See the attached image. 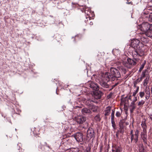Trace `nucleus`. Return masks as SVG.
Wrapping results in <instances>:
<instances>
[{
    "instance_id": "39",
    "label": "nucleus",
    "mask_w": 152,
    "mask_h": 152,
    "mask_svg": "<svg viewBox=\"0 0 152 152\" xmlns=\"http://www.w3.org/2000/svg\"><path fill=\"white\" fill-rule=\"evenodd\" d=\"M142 104V102H139L138 103V105H140L141 104Z\"/></svg>"
},
{
    "instance_id": "43",
    "label": "nucleus",
    "mask_w": 152,
    "mask_h": 152,
    "mask_svg": "<svg viewBox=\"0 0 152 152\" xmlns=\"http://www.w3.org/2000/svg\"><path fill=\"white\" fill-rule=\"evenodd\" d=\"M143 96L145 94L143 92Z\"/></svg>"
},
{
    "instance_id": "22",
    "label": "nucleus",
    "mask_w": 152,
    "mask_h": 152,
    "mask_svg": "<svg viewBox=\"0 0 152 152\" xmlns=\"http://www.w3.org/2000/svg\"><path fill=\"white\" fill-rule=\"evenodd\" d=\"M149 11L152 10V6H150L149 5H147L145 7Z\"/></svg>"
},
{
    "instance_id": "42",
    "label": "nucleus",
    "mask_w": 152,
    "mask_h": 152,
    "mask_svg": "<svg viewBox=\"0 0 152 152\" xmlns=\"http://www.w3.org/2000/svg\"><path fill=\"white\" fill-rule=\"evenodd\" d=\"M150 117L151 119L152 120V116H150Z\"/></svg>"
},
{
    "instance_id": "21",
    "label": "nucleus",
    "mask_w": 152,
    "mask_h": 152,
    "mask_svg": "<svg viewBox=\"0 0 152 152\" xmlns=\"http://www.w3.org/2000/svg\"><path fill=\"white\" fill-rule=\"evenodd\" d=\"M94 119L97 121H100L101 119L100 115H96L94 118Z\"/></svg>"
},
{
    "instance_id": "9",
    "label": "nucleus",
    "mask_w": 152,
    "mask_h": 152,
    "mask_svg": "<svg viewBox=\"0 0 152 152\" xmlns=\"http://www.w3.org/2000/svg\"><path fill=\"white\" fill-rule=\"evenodd\" d=\"M102 93L99 91H96L94 92V97L96 99H98L100 98L102 95Z\"/></svg>"
},
{
    "instance_id": "23",
    "label": "nucleus",
    "mask_w": 152,
    "mask_h": 152,
    "mask_svg": "<svg viewBox=\"0 0 152 152\" xmlns=\"http://www.w3.org/2000/svg\"><path fill=\"white\" fill-rule=\"evenodd\" d=\"M132 132H133V131L132 130L131 131V132H130V134H131V138L132 141L134 140V138L135 137H134V135L132 134Z\"/></svg>"
},
{
    "instance_id": "24",
    "label": "nucleus",
    "mask_w": 152,
    "mask_h": 152,
    "mask_svg": "<svg viewBox=\"0 0 152 152\" xmlns=\"http://www.w3.org/2000/svg\"><path fill=\"white\" fill-rule=\"evenodd\" d=\"M111 123L112 124V125L113 128L114 129H115V124L114 121V120H111Z\"/></svg>"
},
{
    "instance_id": "7",
    "label": "nucleus",
    "mask_w": 152,
    "mask_h": 152,
    "mask_svg": "<svg viewBox=\"0 0 152 152\" xmlns=\"http://www.w3.org/2000/svg\"><path fill=\"white\" fill-rule=\"evenodd\" d=\"M140 43V41L137 39L132 40L131 42V46L134 49H137Z\"/></svg>"
},
{
    "instance_id": "26",
    "label": "nucleus",
    "mask_w": 152,
    "mask_h": 152,
    "mask_svg": "<svg viewBox=\"0 0 152 152\" xmlns=\"http://www.w3.org/2000/svg\"><path fill=\"white\" fill-rule=\"evenodd\" d=\"M121 115V113L120 112L117 111L115 115L117 117H119Z\"/></svg>"
},
{
    "instance_id": "6",
    "label": "nucleus",
    "mask_w": 152,
    "mask_h": 152,
    "mask_svg": "<svg viewBox=\"0 0 152 152\" xmlns=\"http://www.w3.org/2000/svg\"><path fill=\"white\" fill-rule=\"evenodd\" d=\"M74 137L76 140L78 142H82L83 140V135L81 133H76L75 134Z\"/></svg>"
},
{
    "instance_id": "30",
    "label": "nucleus",
    "mask_w": 152,
    "mask_h": 152,
    "mask_svg": "<svg viewBox=\"0 0 152 152\" xmlns=\"http://www.w3.org/2000/svg\"><path fill=\"white\" fill-rule=\"evenodd\" d=\"M137 93V92L136 91H135L133 93V96L134 97Z\"/></svg>"
},
{
    "instance_id": "37",
    "label": "nucleus",
    "mask_w": 152,
    "mask_h": 152,
    "mask_svg": "<svg viewBox=\"0 0 152 152\" xmlns=\"http://www.w3.org/2000/svg\"><path fill=\"white\" fill-rule=\"evenodd\" d=\"M88 102L89 103V102H93V101H92V100H88Z\"/></svg>"
},
{
    "instance_id": "29",
    "label": "nucleus",
    "mask_w": 152,
    "mask_h": 152,
    "mask_svg": "<svg viewBox=\"0 0 152 152\" xmlns=\"http://www.w3.org/2000/svg\"><path fill=\"white\" fill-rule=\"evenodd\" d=\"M110 112V110H107V113H106L105 114V115H107L109 114V113Z\"/></svg>"
},
{
    "instance_id": "10",
    "label": "nucleus",
    "mask_w": 152,
    "mask_h": 152,
    "mask_svg": "<svg viewBox=\"0 0 152 152\" xmlns=\"http://www.w3.org/2000/svg\"><path fill=\"white\" fill-rule=\"evenodd\" d=\"M90 87L94 90L97 91L99 89L98 86L96 84L92 82H91L90 84Z\"/></svg>"
},
{
    "instance_id": "2",
    "label": "nucleus",
    "mask_w": 152,
    "mask_h": 152,
    "mask_svg": "<svg viewBox=\"0 0 152 152\" xmlns=\"http://www.w3.org/2000/svg\"><path fill=\"white\" fill-rule=\"evenodd\" d=\"M111 76L109 75L108 72L103 73L99 79V83L100 85L102 87L107 88L108 87V85L107 82H108L110 79Z\"/></svg>"
},
{
    "instance_id": "18",
    "label": "nucleus",
    "mask_w": 152,
    "mask_h": 152,
    "mask_svg": "<svg viewBox=\"0 0 152 152\" xmlns=\"http://www.w3.org/2000/svg\"><path fill=\"white\" fill-rule=\"evenodd\" d=\"M91 110L93 112H95L97 111L98 109V107L94 105H91Z\"/></svg>"
},
{
    "instance_id": "31",
    "label": "nucleus",
    "mask_w": 152,
    "mask_h": 152,
    "mask_svg": "<svg viewBox=\"0 0 152 152\" xmlns=\"http://www.w3.org/2000/svg\"><path fill=\"white\" fill-rule=\"evenodd\" d=\"M127 97H128V98L129 99H131V97H132V96L130 95V96H127Z\"/></svg>"
},
{
    "instance_id": "4",
    "label": "nucleus",
    "mask_w": 152,
    "mask_h": 152,
    "mask_svg": "<svg viewBox=\"0 0 152 152\" xmlns=\"http://www.w3.org/2000/svg\"><path fill=\"white\" fill-rule=\"evenodd\" d=\"M110 73H109V75L111 76L110 77L111 78L113 77H115L117 78H118L121 76V74L119 71L113 68H111L110 69Z\"/></svg>"
},
{
    "instance_id": "17",
    "label": "nucleus",
    "mask_w": 152,
    "mask_h": 152,
    "mask_svg": "<svg viewBox=\"0 0 152 152\" xmlns=\"http://www.w3.org/2000/svg\"><path fill=\"white\" fill-rule=\"evenodd\" d=\"M129 108L130 109L131 112L132 113L133 112L135 108L134 104V102H132L131 103V104L130 105Z\"/></svg>"
},
{
    "instance_id": "45",
    "label": "nucleus",
    "mask_w": 152,
    "mask_h": 152,
    "mask_svg": "<svg viewBox=\"0 0 152 152\" xmlns=\"http://www.w3.org/2000/svg\"><path fill=\"white\" fill-rule=\"evenodd\" d=\"M91 104H88V105H91Z\"/></svg>"
},
{
    "instance_id": "33",
    "label": "nucleus",
    "mask_w": 152,
    "mask_h": 152,
    "mask_svg": "<svg viewBox=\"0 0 152 152\" xmlns=\"http://www.w3.org/2000/svg\"><path fill=\"white\" fill-rule=\"evenodd\" d=\"M137 100V99L136 97L134 99V100L132 102H134V103Z\"/></svg>"
},
{
    "instance_id": "14",
    "label": "nucleus",
    "mask_w": 152,
    "mask_h": 152,
    "mask_svg": "<svg viewBox=\"0 0 152 152\" xmlns=\"http://www.w3.org/2000/svg\"><path fill=\"white\" fill-rule=\"evenodd\" d=\"M82 112L83 114H90L91 113L90 110L86 108H84L82 110Z\"/></svg>"
},
{
    "instance_id": "47",
    "label": "nucleus",
    "mask_w": 152,
    "mask_h": 152,
    "mask_svg": "<svg viewBox=\"0 0 152 152\" xmlns=\"http://www.w3.org/2000/svg\"><path fill=\"white\" fill-rule=\"evenodd\" d=\"M144 102H143V104H144Z\"/></svg>"
},
{
    "instance_id": "32",
    "label": "nucleus",
    "mask_w": 152,
    "mask_h": 152,
    "mask_svg": "<svg viewBox=\"0 0 152 152\" xmlns=\"http://www.w3.org/2000/svg\"><path fill=\"white\" fill-rule=\"evenodd\" d=\"M140 96L141 97H142V92L140 93Z\"/></svg>"
},
{
    "instance_id": "20",
    "label": "nucleus",
    "mask_w": 152,
    "mask_h": 152,
    "mask_svg": "<svg viewBox=\"0 0 152 152\" xmlns=\"http://www.w3.org/2000/svg\"><path fill=\"white\" fill-rule=\"evenodd\" d=\"M149 41V38L148 37L145 38L143 35V43L145 44L147 43Z\"/></svg>"
},
{
    "instance_id": "34",
    "label": "nucleus",
    "mask_w": 152,
    "mask_h": 152,
    "mask_svg": "<svg viewBox=\"0 0 152 152\" xmlns=\"http://www.w3.org/2000/svg\"><path fill=\"white\" fill-rule=\"evenodd\" d=\"M142 69V65L141 67L140 68L139 70V71H141Z\"/></svg>"
},
{
    "instance_id": "27",
    "label": "nucleus",
    "mask_w": 152,
    "mask_h": 152,
    "mask_svg": "<svg viewBox=\"0 0 152 152\" xmlns=\"http://www.w3.org/2000/svg\"><path fill=\"white\" fill-rule=\"evenodd\" d=\"M120 131L121 132H124L123 127L121 125L120 126Z\"/></svg>"
},
{
    "instance_id": "11",
    "label": "nucleus",
    "mask_w": 152,
    "mask_h": 152,
    "mask_svg": "<svg viewBox=\"0 0 152 152\" xmlns=\"http://www.w3.org/2000/svg\"><path fill=\"white\" fill-rule=\"evenodd\" d=\"M143 138H145V139L147 137V135L145 134H146V129L147 128V126L145 123L144 124L143 123ZM143 141L145 142V140L143 139Z\"/></svg>"
},
{
    "instance_id": "13",
    "label": "nucleus",
    "mask_w": 152,
    "mask_h": 152,
    "mask_svg": "<svg viewBox=\"0 0 152 152\" xmlns=\"http://www.w3.org/2000/svg\"><path fill=\"white\" fill-rule=\"evenodd\" d=\"M126 63L127 64H128L130 66L134 65L136 64L135 62L130 58H128L127 59Z\"/></svg>"
},
{
    "instance_id": "12",
    "label": "nucleus",
    "mask_w": 152,
    "mask_h": 152,
    "mask_svg": "<svg viewBox=\"0 0 152 152\" xmlns=\"http://www.w3.org/2000/svg\"><path fill=\"white\" fill-rule=\"evenodd\" d=\"M122 149L119 146H115L113 148L112 152H122Z\"/></svg>"
},
{
    "instance_id": "8",
    "label": "nucleus",
    "mask_w": 152,
    "mask_h": 152,
    "mask_svg": "<svg viewBox=\"0 0 152 152\" xmlns=\"http://www.w3.org/2000/svg\"><path fill=\"white\" fill-rule=\"evenodd\" d=\"M76 120L78 123L81 124L85 121L86 118L81 116H78L76 118Z\"/></svg>"
},
{
    "instance_id": "46",
    "label": "nucleus",
    "mask_w": 152,
    "mask_h": 152,
    "mask_svg": "<svg viewBox=\"0 0 152 152\" xmlns=\"http://www.w3.org/2000/svg\"><path fill=\"white\" fill-rule=\"evenodd\" d=\"M142 123L141 124V125H142Z\"/></svg>"
},
{
    "instance_id": "40",
    "label": "nucleus",
    "mask_w": 152,
    "mask_h": 152,
    "mask_svg": "<svg viewBox=\"0 0 152 152\" xmlns=\"http://www.w3.org/2000/svg\"><path fill=\"white\" fill-rule=\"evenodd\" d=\"M90 24L91 25H92L93 24V23L92 22H91Z\"/></svg>"
},
{
    "instance_id": "3",
    "label": "nucleus",
    "mask_w": 152,
    "mask_h": 152,
    "mask_svg": "<svg viewBox=\"0 0 152 152\" xmlns=\"http://www.w3.org/2000/svg\"><path fill=\"white\" fill-rule=\"evenodd\" d=\"M147 37H152V29L150 28V25L148 23H143V35Z\"/></svg>"
},
{
    "instance_id": "38",
    "label": "nucleus",
    "mask_w": 152,
    "mask_h": 152,
    "mask_svg": "<svg viewBox=\"0 0 152 152\" xmlns=\"http://www.w3.org/2000/svg\"><path fill=\"white\" fill-rule=\"evenodd\" d=\"M90 149H89L88 150H87L85 152H90Z\"/></svg>"
},
{
    "instance_id": "41",
    "label": "nucleus",
    "mask_w": 152,
    "mask_h": 152,
    "mask_svg": "<svg viewBox=\"0 0 152 152\" xmlns=\"http://www.w3.org/2000/svg\"><path fill=\"white\" fill-rule=\"evenodd\" d=\"M138 88H137L136 91V92H137V91H138Z\"/></svg>"
},
{
    "instance_id": "35",
    "label": "nucleus",
    "mask_w": 152,
    "mask_h": 152,
    "mask_svg": "<svg viewBox=\"0 0 152 152\" xmlns=\"http://www.w3.org/2000/svg\"><path fill=\"white\" fill-rule=\"evenodd\" d=\"M140 80H139V79H137V80H136L135 81V83H137V82H140Z\"/></svg>"
},
{
    "instance_id": "15",
    "label": "nucleus",
    "mask_w": 152,
    "mask_h": 152,
    "mask_svg": "<svg viewBox=\"0 0 152 152\" xmlns=\"http://www.w3.org/2000/svg\"><path fill=\"white\" fill-rule=\"evenodd\" d=\"M149 11L146 8L143 10V18H145V16L148 15L149 14Z\"/></svg>"
},
{
    "instance_id": "25",
    "label": "nucleus",
    "mask_w": 152,
    "mask_h": 152,
    "mask_svg": "<svg viewBox=\"0 0 152 152\" xmlns=\"http://www.w3.org/2000/svg\"><path fill=\"white\" fill-rule=\"evenodd\" d=\"M114 112L113 110L111 114V120H114Z\"/></svg>"
},
{
    "instance_id": "36",
    "label": "nucleus",
    "mask_w": 152,
    "mask_h": 152,
    "mask_svg": "<svg viewBox=\"0 0 152 152\" xmlns=\"http://www.w3.org/2000/svg\"><path fill=\"white\" fill-rule=\"evenodd\" d=\"M146 61H144V63H143V68H144V65H145V64L146 63Z\"/></svg>"
},
{
    "instance_id": "28",
    "label": "nucleus",
    "mask_w": 152,
    "mask_h": 152,
    "mask_svg": "<svg viewBox=\"0 0 152 152\" xmlns=\"http://www.w3.org/2000/svg\"><path fill=\"white\" fill-rule=\"evenodd\" d=\"M137 28L139 29H140L141 31L142 30V26L141 24L140 25H139L137 26Z\"/></svg>"
},
{
    "instance_id": "16",
    "label": "nucleus",
    "mask_w": 152,
    "mask_h": 152,
    "mask_svg": "<svg viewBox=\"0 0 152 152\" xmlns=\"http://www.w3.org/2000/svg\"><path fill=\"white\" fill-rule=\"evenodd\" d=\"M147 20L152 22V13L148 15L145 16Z\"/></svg>"
},
{
    "instance_id": "19",
    "label": "nucleus",
    "mask_w": 152,
    "mask_h": 152,
    "mask_svg": "<svg viewBox=\"0 0 152 152\" xmlns=\"http://www.w3.org/2000/svg\"><path fill=\"white\" fill-rule=\"evenodd\" d=\"M138 131L137 130L135 132V133L134 134V141L135 142H137V138H138Z\"/></svg>"
},
{
    "instance_id": "5",
    "label": "nucleus",
    "mask_w": 152,
    "mask_h": 152,
    "mask_svg": "<svg viewBox=\"0 0 152 152\" xmlns=\"http://www.w3.org/2000/svg\"><path fill=\"white\" fill-rule=\"evenodd\" d=\"M86 137L88 140H90L91 138H94V132L92 128H88L87 132Z\"/></svg>"
},
{
    "instance_id": "1",
    "label": "nucleus",
    "mask_w": 152,
    "mask_h": 152,
    "mask_svg": "<svg viewBox=\"0 0 152 152\" xmlns=\"http://www.w3.org/2000/svg\"><path fill=\"white\" fill-rule=\"evenodd\" d=\"M149 68L148 67L146 69H145L143 72V79L145 77V78L144 80V82L143 85L144 86V91L145 93V98L146 99H148L150 96L151 95L150 92V89L149 86L148 85L149 80L150 78V76L148 74V69Z\"/></svg>"
},
{
    "instance_id": "44",
    "label": "nucleus",
    "mask_w": 152,
    "mask_h": 152,
    "mask_svg": "<svg viewBox=\"0 0 152 152\" xmlns=\"http://www.w3.org/2000/svg\"><path fill=\"white\" fill-rule=\"evenodd\" d=\"M126 66H127L128 67H130V66H128L127 65H126Z\"/></svg>"
}]
</instances>
